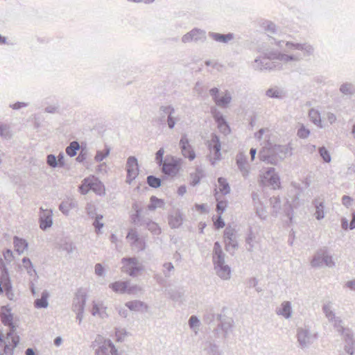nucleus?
Masks as SVG:
<instances>
[{
  "label": "nucleus",
  "mask_w": 355,
  "mask_h": 355,
  "mask_svg": "<svg viewBox=\"0 0 355 355\" xmlns=\"http://www.w3.org/2000/svg\"><path fill=\"white\" fill-rule=\"evenodd\" d=\"M47 163L51 166H53V167H55L57 166V162H56V158L54 155H49L48 157H47Z\"/></svg>",
  "instance_id": "nucleus-39"
},
{
  "label": "nucleus",
  "mask_w": 355,
  "mask_h": 355,
  "mask_svg": "<svg viewBox=\"0 0 355 355\" xmlns=\"http://www.w3.org/2000/svg\"><path fill=\"white\" fill-rule=\"evenodd\" d=\"M218 187L219 191L222 194L225 195L230 192V186L225 179H224L223 178H219L218 180Z\"/></svg>",
  "instance_id": "nucleus-22"
},
{
  "label": "nucleus",
  "mask_w": 355,
  "mask_h": 355,
  "mask_svg": "<svg viewBox=\"0 0 355 355\" xmlns=\"http://www.w3.org/2000/svg\"><path fill=\"white\" fill-rule=\"evenodd\" d=\"M126 336V333L123 332L122 331H116V341H122L123 338Z\"/></svg>",
  "instance_id": "nucleus-44"
},
{
  "label": "nucleus",
  "mask_w": 355,
  "mask_h": 355,
  "mask_svg": "<svg viewBox=\"0 0 355 355\" xmlns=\"http://www.w3.org/2000/svg\"><path fill=\"white\" fill-rule=\"evenodd\" d=\"M198 320L196 316H191L189 320V325L191 327H194L198 324Z\"/></svg>",
  "instance_id": "nucleus-48"
},
{
  "label": "nucleus",
  "mask_w": 355,
  "mask_h": 355,
  "mask_svg": "<svg viewBox=\"0 0 355 355\" xmlns=\"http://www.w3.org/2000/svg\"><path fill=\"white\" fill-rule=\"evenodd\" d=\"M106 310L107 307L103 303L94 302L91 309V313L93 315H99L103 318L107 316Z\"/></svg>",
  "instance_id": "nucleus-15"
},
{
  "label": "nucleus",
  "mask_w": 355,
  "mask_h": 355,
  "mask_svg": "<svg viewBox=\"0 0 355 355\" xmlns=\"http://www.w3.org/2000/svg\"><path fill=\"white\" fill-rule=\"evenodd\" d=\"M3 256L6 259L10 260L12 258V252L10 250H7L4 253Z\"/></svg>",
  "instance_id": "nucleus-52"
},
{
  "label": "nucleus",
  "mask_w": 355,
  "mask_h": 355,
  "mask_svg": "<svg viewBox=\"0 0 355 355\" xmlns=\"http://www.w3.org/2000/svg\"><path fill=\"white\" fill-rule=\"evenodd\" d=\"M95 271L96 273L98 275H102L103 271V268L101 264H96L95 266Z\"/></svg>",
  "instance_id": "nucleus-51"
},
{
  "label": "nucleus",
  "mask_w": 355,
  "mask_h": 355,
  "mask_svg": "<svg viewBox=\"0 0 355 355\" xmlns=\"http://www.w3.org/2000/svg\"><path fill=\"white\" fill-rule=\"evenodd\" d=\"M125 306L132 311H140L145 307L144 304L139 301L128 302L125 304Z\"/></svg>",
  "instance_id": "nucleus-25"
},
{
  "label": "nucleus",
  "mask_w": 355,
  "mask_h": 355,
  "mask_svg": "<svg viewBox=\"0 0 355 355\" xmlns=\"http://www.w3.org/2000/svg\"><path fill=\"white\" fill-rule=\"evenodd\" d=\"M216 121L218 124V128L220 131L224 134H228L230 132V128L225 122V119L222 116H215Z\"/></svg>",
  "instance_id": "nucleus-18"
},
{
  "label": "nucleus",
  "mask_w": 355,
  "mask_h": 355,
  "mask_svg": "<svg viewBox=\"0 0 355 355\" xmlns=\"http://www.w3.org/2000/svg\"><path fill=\"white\" fill-rule=\"evenodd\" d=\"M347 286L353 290H355V280L347 282Z\"/></svg>",
  "instance_id": "nucleus-56"
},
{
  "label": "nucleus",
  "mask_w": 355,
  "mask_h": 355,
  "mask_svg": "<svg viewBox=\"0 0 355 355\" xmlns=\"http://www.w3.org/2000/svg\"><path fill=\"white\" fill-rule=\"evenodd\" d=\"M266 182L273 189H279L281 188L279 178L277 174L275 173L274 168H270L261 176V184L265 185L266 184Z\"/></svg>",
  "instance_id": "nucleus-6"
},
{
  "label": "nucleus",
  "mask_w": 355,
  "mask_h": 355,
  "mask_svg": "<svg viewBox=\"0 0 355 355\" xmlns=\"http://www.w3.org/2000/svg\"><path fill=\"white\" fill-rule=\"evenodd\" d=\"M47 297H48V295L47 294H42L41 298L40 299H37L35 304V306L37 308H45L48 305V302H47Z\"/></svg>",
  "instance_id": "nucleus-28"
},
{
  "label": "nucleus",
  "mask_w": 355,
  "mask_h": 355,
  "mask_svg": "<svg viewBox=\"0 0 355 355\" xmlns=\"http://www.w3.org/2000/svg\"><path fill=\"white\" fill-rule=\"evenodd\" d=\"M309 130L304 127H302L297 132V135L300 138H306L309 135Z\"/></svg>",
  "instance_id": "nucleus-37"
},
{
  "label": "nucleus",
  "mask_w": 355,
  "mask_h": 355,
  "mask_svg": "<svg viewBox=\"0 0 355 355\" xmlns=\"http://www.w3.org/2000/svg\"><path fill=\"white\" fill-rule=\"evenodd\" d=\"M349 86L347 85H343L340 87V91L344 94H347L348 92H349Z\"/></svg>",
  "instance_id": "nucleus-55"
},
{
  "label": "nucleus",
  "mask_w": 355,
  "mask_h": 355,
  "mask_svg": "<svg viewBox=\"0 0 355 355\" xmlns=\"http://www.w3.org/2000/svg\"><path fill=\"white\" fill-rule=\"evenodd\" d=\"M122 263V271L130 276H136L142 270V267L133 258L123 259Z\"/></svg>",
  "instance_id": "nucleus-7"
},
{
  "label": "nucleus",
  "mask_w": 355,
  "mask_h": 355,
  "mask_svg": "<svg viewBox=\"0 0 355 355\" xmlns=\"http://www.w3.org/2000/svg\"><path fill=\"white\" fill-rule=\"evenodd\" d=\"M52 225L51 211L49 210H43L40 216V227L43 230L51 227Z\"/></svg>",
  "instance_id": "nucleus-17"
},
{
  "label": "nucleus",
  "mask_w": 355,
  "mask_h": 355,
  "mask_svg": "<svg viewBox=\"0 0 355 355\" xmlns=\"http://www.w3.org/2000/svg\"><path fill=\"white\" fill-rule=\"evenodd\" d=\"M234 233H235L234 230L230 227H228L225 229V230L224 232V237H225V239L230 240L229 244L230 243V241L232 240V239L234 236Z\"/></svg>",
  "instance_id": "nucleus-31"
},
{
  "label": "nucleus",
  "mask_w": 355,
  "mask_h": 355,
  "mask_svg": "<svg viewBox=\"0 0 355 355\" xmlns=\"http://www.w3.org/2000/svg\"><path fill=\"white\" fill-rule=\"evenodd\" d=\"M147 182L148 184L153 188H157L161 185V180L153 175L148 177Z\"/></svg>",
  "instance_id": "nucleus-29"
},
{
  "label": "nucleus",
  "mask_w": 355,
  "mask_h": 355,
  "mask_svg": "<svg viewBox=\"0 0 355 355\" xmlns=\"http://www.w3.org/2000/svg\"><path fill=\"white\" fill-rule=\"evenodd\" d=\"M286 46L288 49H291V50L301 49L302 48V46L299 44H292V43H289V42H287L286 44Z\"/></svg>",
  "instance_id": "nucleus-45"
},
{
  "label": "nucleus",
  "mask_w": 355,
  "mask_h": 355,
  "mask_svg": "<svg viewBox=\"0 0 355 355\" xmlns=\"http://www.w3.org/2000/svg\"><path fill=\"white\" fill-rule=\"evenodd\" d=\"M187 191V188L185 186H180L178 189V193L179 195L182 196Z\"/></svg>",
  "instance_id": "nucleus-54"
},
{
  "label": "nucleus",
  "mask_w": 355,
  "mask_h": 355,
  "mask_svg": "<svg viewBox=\"0 0 355 355\" xmlns=\"http://www.w3.org/2000/svg\"><path fill=\"white\" fill-rule=\"evenodd\" d=\"M182 219L180 216H175L169 219V225L172 228H176L180 226Z\"/></svg>",
  "instance_id": "nucleus-30"
},
{
  "label": "nucleus",
  "mask_w": 355,
  "mask_h": 355,
  "mask_svg": "<svg viewBox=\"0 0 355 355\" xmlns=\"http://www.w3.org/2000/svg\"><path fill=\"white\" fill-rule=\"evenodd\" d=\"M62 340L60 337H58L55 339L54 343L55 345L58 346L61 344Z\"/></svg>",
  "instance_id": "nucleus-59"
},
{
  "label": "nucleus",
  "mask_w": 355,
  "mask_h": 355,
  "mask_svg": "<svg viewBox=\"0 0 355 355\" xmlns=\"http://www.w3.org/2000/svg\"><path fill=\"white\" fill-rule=\"evenodd\" d=\"M6 38L0 35V44H6Z\"/></svg>",
  "instance_id": "nucleus-61"
},
{
  "label": "nucleus",
  "mask_w": 355,
  "mask_h": 355,
  "mask_svg": "<svg viewBox=\"0 0 355 355\" xmlns=\"http://www.w3.org/2000/svg\"><path fill=\"white\" fill-rule=\"evenodd\" d=\"M8 128L6 125H0V135L6 137L8 135Z\"/></svg>",
  "instance_id": "nucleus-43"
},
{
  "label": "nucleus",
  "mask_w": 355,
  "mask_h": 355,
  "mask_svg": "<svg viewBox=\"0 0 355 355\" xmlns=\"http://www.w3.org/2000/svg\"><path fill=\"white\" fill-rule=\"evenodd\" d=\"M84 157L83 156H82L81 155H80L78 157H77V160L78 162H82L83 160Z\"/></svg>",
  "instance_id": "nucleus-64"
},
{
  "label": "nucleus",
  "mask_w": 355,
  "mask_h": 355,
  "mask_svg": "<svg viewBox=\"0 0 355 355\" xmlns=\"http://www.w3.org/2000/svg\"><path fill=\"white\" fill-rule=\"evenodd\" d=\"M164 205V202L162 199H159L155 196L150 198V203L148 205V208L150 210H155L157 208H162Z\"/></svg>",
  "instance_id": "nucleus-20"
},
{
  "label": "nucleus",
  "mask_w": 355,
  "mask_h": 355,
  "mask_svg": "<svg viewBox=\"0 0 355 355\" xmlns=\"http://www.w3.org/2000/svg\"><path fill=\"white\" fill-rule=\"evenodd\" d=\"M171 112H170V115L168 117V125L170 128H173L175 125V120L173 119V117L171 116Z\"/></svg>",
  "instance_id": "nucleus-49"
},
{
  "label": "nucleus",
  "mask_w": 355,
  "mask_h": 355,
  "mask_svg": "<svg viewBox=\"0 0 355 355\" xmlns=\"http://www.w3.org/2000/svg\"><path fill=\"white\" fill-rule=\"evenodd\" d=\"M14 246L15 250L19 253H23L28 247L27 242L22 239H19L18 237H15L14 239Z\"/></svg>",
  "instance_id": "nucleus-19"
},
{
  "label": "nucleus",
  "mask_w": 355,
  "mask_h": 355,
  "mask_svg": "<svg viewBox=\"0 0 355 355\" xmlns=\"http://www.w3.org/2000/svg\"><path fill=\"white\" fill-rule=\"evenodd\" d=\"M220 143L216 135H213L209 141V148L211 153L214 154V159H219L220 157Z\"/></svg>",
  "instance_id": "nucleus-13"
},
{
  "label": "nucleus",
  "mask_w": 355,
  "mask_h": 355,
  "mask_svg": "<svg viewBox=\"0 0 355 355\" xmlns=\"http://www.w3.org/2000/svg\"><path fill=\"white\" fill-rule=\"evenodd\" d=\"M102 216H97L96 220L94 223L95 227L99 231L101 228L103 226V224L100 222L102 219Z\"/></svg>",
  "instance_id": "nucleus-47"
},
{
  "label": "nucleus",
  "mask_w": 355,
  "mask_h": 355,
  "mask_svg": "<svg viewBox=\"0 0 355 355\" xmlns=\"http://www.w3.org/2000/svg\"><path fill=\"white\" fill-rule=\"evenodd\" d=\"M280 92L275 89H269L267 91V95L269 97H279Z\"/></svg>",
  "instance_id": "nucleus-42"
},
{
  "label": "nucleus",
  "mask_w": 355,
  "mask_h": 355,
  "mask_svg": "<svg viewBox=\"0 0 355 355\" xmlns=\"http://www.w3.org/2000/svg\"><path fill=\"white\" fill-rule=\"evenodd\" d=\"M214 254L217 256V260H224L221 247L218 242L214 244Z\"/></svg>",
  "instance_id": "nucleus-32"
},
{
  "label": "nucleus",
  "mask_w": 355,
  "mask_h": 355,
  "mask_svg": "<svg viewBox=\"0 0 355 355\" xmlns=\"http://www.w3.org/2000/svg\"><path fill=\"white\" fill-rule=\"evenodd\" d=\"M323 263L327 266H331L334 265V261L332 258L328 255H323L322 257L318 256L315 257L311 261V265L313 267L320 266Z\"/></svg>",
  "instance_id": "nucleus-16"
},
{
  "label": "nucleus",
  "mask_w": 355,
  "mask_h": 355,
  "mask_svg": "<svg viewBox=\"0 0 355 355\" xmlns=\"http://www.w3.org/2000/svg\"><path fill=\"white\" fill-rule=\"evenodd\" d=\"M354 227H355V214H353V218L350 223V229H354Z\"/></svg>",
  "instance_id": "nucleus-57"
},
{
  "label": "nucleus",
  "mask_w": 355,
  "mask_h": 355,
  "mask_svg": "<svg viewBox=\"0 0 355 355\" xmlns=\"http://www.w3.org/2000/svg\"><path fill=\"white\" fill-rule=\"evenodd\" d=\"M154 1H155V0H143V2H144L145 3H147V4L152 3Z\"/></svg>",
  "instance_id": "nucleus-63"
},
{
  "label": "nucleus",
  "mask_w": 355,
  "mask_h": 355,
  "mask_svg": "<svg viewBox=\"0 0 355 355\" xmlns=\"http://www.w3.org/2000/svg\"><path fill=\"white\" fill-rule=\"evenodd\" d=\"M196 208L198 211H200L201 213H204L206 211V207L205 205H196Z\"/></svg>",
  "instance_id": "nucleus-53"
},
{
  "label": "nucleus",
  "mask_w": 355,
  "mask_h": 355,
  "mask_svg": "<svg viewBox=\"0 0 355 355\" xmlns=\"http://www.w3.org/2000/svg\"><path fill=\"white\" fill-rule=\"evenodd\" d=\"M26 355H35V353L32 349L28 348L26 351Z\"/></svg>",
  "instance_id": "nucleus-58"
},
{
  "label": "nucleus",
  "mask_w": 355,
  "mask_h": 355,
  "mask_svg": "<svg viewBox=\"0 0 355 355\" xmlns=\"http://www.w3.org/2000/svg\"><path fill=\"white\" fill-rule=\"evenodd\" d=\"M26 105V104L24 103L18 102V103H14L13 105H12L11 107L12 109L17 110V109H19L21 107H25Z\"/></svg>",
  "instance_id": "nucleus-50"
},
{
  "label": "nucleus",
  "mask_w": 355,
  "mask_h": 355,
  "mask_svg": "<svg viewBox=\"0 0 355 355\" xmlns=\"http://www.w3.org/2000/svg\"><path fill=\"white\" fill-rule=\"evenodd\" d=\"M268 58L270 60H279L281 61L284 62H288L289 60H292L294 58L291 56H288L285 54L282 53H270L268 55Z\"/></svg>",
  "instance_id": "nucleus-24"
},
{
  "label": "nucleus",
  "mask_w": 355,
  "mask_h": 355,
  "mask_svg": "<svg viewBox=\"0 0 355 355\" xmlns=\"http://www.w3.org/2000/svg\"><path fill=\"white\" fill-rule=\"evenodd\" d=\"M0 319L5 326L8 327L9 329L12 331H16L17 324L10 307L8 306H3L1 307Z\"/></svg>",
  "instance_id": "nucleus-5"
},
{
  "label": "nucleus",
  "mask_w": 355,
  "mask_h": 355,
  "mask_svg": "<svg viewBox=\"0 0 355 355\" xmlns=\"http://www.w3.org/2000/svg\"><path fill=\"white\" fill-rule=\"evenodd\" d=\"M181 164V159L167 156L162 164V172L167 175L175 176L179 173Z\"/></svg>",
  "instance_id": "nucleus-3"
},
{
  "label": "nucleus",
  "mask_w": 355,
  "mask_h": 355,
  "mask_svg": "<svg viewBox=\"0 0 355 355\" xmlns=\"http://www.w3.org/2000/svg\"><path fill=\"white\" fill-rule=\"evenodd\" d=\"M110 287L115 293L135 294L140 288L137 286H129L127 282H115L110 285Z\"/></svg>",
  "instance_id": "nucleus-8"
},
{
  "label": "nucleus",
  "mask_w": 355,
  "mask_h": 355,
  "mask_svg": "<svg viewBox=\"0 0 355 355\" xmlns=\"http://www.w3.org/2000/svg\"><path fill=\"white\" fill-rule=\"evenodd\" d=\"M12 286L10 279L6 274L0 276V294L6 292L8 298L11 299L10 295Z\"/></svg>",
  "instance_id": "nucleus-14"
},
{
  "label": "nucleus",
  "mask_w": 355,
  "mask_h": 355,
  "mask_svg": "<svg viewBox=\"0 0 355 355\" xmlns=\"http://www.w3.org/2000/svg\"><path fill=\"white\" fill-rule=\"evenodd\" d=\"M315 217L318 220L324 218V206L322 203L316 206Z\"/></svg>",
  "instance_id": "nucleus-35"
},
{
  "label": "nucleus",
  "mask_w": 355,
  "mask_h": 355,
  "mask_svg": "<svg viewBox=\"0 0 355 355\" xmlns=\"http://www.w3.org/2000/svg\"><path fill=\"white\" fill-rule=\"evenodd\" d=\"M200 181V178H194L193 180V184L195 185L197 183H198Z\"/></svg>",
  "instance_id": "nucleus-62"
},
{
  "label": "nucleus",
  "mask_w": 355,
  "mask_h": 355,
  "mask_svg": "<svg viewBox=\"0 0 355 355\" xmlns=\"http://www.w3.org/2000/svg\"><path fill=\"white\" fill-rule=\"evenodd\" d=\"M79 148V144L77 141H73L67 148L66 153L68 155L73 157L76 155V152Z\"/></svg>",
  "instance_id": "nucleus-26"
},
{
  "label": "nucleus",
  "mask_w": 355,
  "mask_h": 355,
  "mask_svg": "<svg viewBox=\"0 0 355 355\" xmlns=\"http://www.w3.org/2000/svg\"><path fill=\"white\" fill-rule=\"evenodd\" d=\"M127 182L130 183L139 173V167L137 160L134 157H130L128 159L126 164Z\"/></svg>",
  "instance_id": "nucleus-10"
},
{
  "label": "nucleus",
  "mask_w": 355,
  "mask_h": 355,
  "mask_svg": "<svg viewBox=\"0 0 355 355\" xmlns=\"http://www.w3.org/2000/svg\"><path fill=\"white\" fill-rule=\"evenodd\" d=\"M309 117L311 119V121L316 125L321 127V120H320V115L318 111L315 110H311L309 112Z\"/></svg>",
  "instance_id": "nucleus-27"
},
{
  "label": "nucleus",
  "mask_w": 355,
  "mask_h": 355,
  "mask_svg": "<svg viewBox=\"0 0 355 355\" xmlns=\"http://www.w3.org/2000/svg\"><path fill=\"white\" fill-rule=\"evenodd\" d=\"M180 148L182 155L184 157L193 161L196 157V153L193 148L190 144L186 136H183L180 141Z\"/></svg>",
  "instance_id": "nucleus-9"
},
{
  "label": "nucleus",
  "mask_w": 355,
  "mask_h": 355,
  "mask_svg": "<svg viewBox=\"0 0 355 355\" xmlns=\"http://www.w3.org/2000/svg\"><path fill=\"white\" fill-rule=\"evenodd\" d=\"M320 155L322 156V157L323 158V159L326 162H330L331 160V157H330V155L329 153H328V151L326 150L325 148L322 147V148H320Z\"/></svg>",
  "instance_id": "nucleus-36"
},
{
  "label": "nucleus",
  "mask_w": 355,
  "mask_h": 355,
  "mask_svg": "<svg viewBox=\"0 0 355 355\" xmlns=\"http://www.w3.org/2000/svg\"><path fill=\"white\" fill-rule=\"evenodd\" d=\"M227 207V202L225 201H220L217 204L216 209L218 211H220L222 214L223 211Z\"/></svg>",
  "instance_id": "nucleus-41"
},
{
  "label": "nucleus",
  "mask_w": 355,
  "mask_h": 355,
  "mask_svg": "<svg viewBox=\"0 0 355 355\" xmlns=\"http://www.w3.org/2000/svg\"><path fill=\"white\" fill-rule=\"evenodd\" d=\"M218 89L213 88L210 89V94L214 98L215 103L220 107H226L229 105L231 101V96L229 93L225 92V94L218 96Z\"/></svg>",
  "instance_id": "nucleus-11"
},
{
  "label": "nucleus",
  "mask_w": 355,
  "mask_h": 355,
  "mask_svg": "<svg viewBox=\"0 0 355 355\" xmlns=\"http://www.w3.org/2000/svg\"><path fill=\"white\" fill-rule=\"evenodd\" d=\"M279 315L288 318L291 314V306L288 302H284L282 304V308L277 311Z\"/></svg>",
  "instance_id": "nucleus-21"
},
{
  "label": "nucleus",
  "mask_w": 355,
  "mask_h": 355,
  "mask_svg": "<svg viewBox=\"0 0 355 355\" xmlns=\"http://www.w3.org/2000/svg\"><path fill=\"white\" fill-rule=\"evenodd\" d=\"M255 154H256V149L252 148L250 150V155H251V157H252V160L254 159Z\"/></svg>",
  "instance_id": "nucleus-60"
},
{
  "label": "nucleus",
  "mask_w": 355,
  "mask_h": 355,
  "mask_svg": "<svg viewBox=\"0 0 355 355\" xmlns=\"http://www.w3.org/2000/svg\"><path fill=\"white\" fill-rule=\"evenodd\" d=\"M96 342L99 345L96 355H118L117 349L110 340H105L99 336Z\"/></svg>",
  "instance_id": "nucleus-4"
},
{
  "label": "nucleus",
  "mask_w": 355,
  "mask_h": 355,
  "mask_svg": "<svg viewBox=\"0 0 355 355\" xmlns=\"http://www.w3.org/2000/svg\"><path fill=\"white\" fill-rule=\"evenodd\" d=\"M212 38L219 42L227 43L233 38L232 34L222 35L219 33H213Z\"/></svg>",
  "instance_id": "nucleus-23"
},
{
  "label": "nucleus",
  "mask_w": 355,
  "mask_h": 355,
  "mask_svg": "<svg viewBox=\"0 0 355 355\" xmlns=\"http://www.w3.org/2000/svg\"><path fill=\"white\" fill-rule=\"evenodd\" d=\"M215 268L218 275L223 279H227L230 277V269L227 266L224 265V260L215 261Z\"/></svg>",
  "instance_id": "nucleus-12"
},
{
  "label": "nucleus",
  "mask_w": 355,
  "mask_h": 355,
  "mask_svg": "<svg viewBox=\"0 0 355 355\" xmlns=\"http://www.w3.org/2000/svg\"><path fill=\"white\" fill-rule=\"evenodd\" d=\"M90 190L98 196L104 195L105 191L104 185L94 176L85 178L79 187V191L83 195L87 194Z\"/></svg>",
  "instance_id": "nucleus-2"
},
{
  "label": "nucleus",
  "mask_w": 355,
  "mask_h": 355,
  "mask_svg": "<svg viewBox=\"0 0 355 355\" xmlns=\"http://www.w3.org/2000/svg\"><path fill=\"white\" fill-rule=\"evenodd\" d=\"M213 222H214V227L217 230L225 227V222L222 219L221 213H220V215L218 217V218H216V220H214L213 218Z\"/></svg>",
  "instance_id": "nucleus-33"
},
{
  "label": "nucleus",
  "mask_w": 355,
  "mask_h": 355,
  "mask_svg": "<svg viewBox=\"0 0 355 355\" xmlns=\"http://www.w3.org/2000/svg\"><path fill=\"white\" fill-rule=\"evenodd\" d=\"M342 202L345 206L349 207L352 202V198L348 196H344L342 198Z\"/></svg>",
  "instance_id": "nucleus-40"
},
{
  "label": "nucleus",
  "mask_w": 355,
  "mask_h": 355,
  "mask_svg": "<svg viewBox=\"0 0 355 355\" xmlns=\"http://www.w3.org/2000/svg\"><path fill=\"white\" fill-rule=\"evenodd\" d=\"M164 154V150L163 148H160L156 153V157H155V159H156V161L157 162V163L161 165L162 163V159H163V155Z\"/></svg>",
  "instance_id": "nucleus-38"
},
{
  "label": "nucleus",
  "mask_w": 355,
  "mask_h": 355,
  "mask_svg": "<svg viewBox=\"0 0 355 355\" xmlns=\"http://www.w3.org/2000/svg\"><path fill=\"white\" fill-rule=\"evenodd\" d=\"M71 207V205L68 202H63L60 205V209L64 213H67L68 211V209Z\"/></svg>",
  "instance_id": "nucleus-46"
},
{
  "label": "nucleus",
  "mask_w": 355,
  "mask_h": 355,
  "mask_svg": "<svg viewBox=\"0 0 355 355\" xmlns=\"http://www.w3.org/2000/svg\"><path fill=\"white\" fill-rule=\"evenodd\" d=\"M15 331L10 329L5 336L0 329V355L12 354L13 349L19 342V338Z\"/></svg>",
  "instance_id": "nucleus-1"
},
{
  "label": "nucleus",
  "mask_w": 355,
  "mask_h": 355,
  "mask_svg": "<svg viewBox=\"0 0 355 355\" xmlns=\"http://www.w3.org/2000/svg\"><path fill=\"white\" fill-rule=\"evenodd\" d=\"M22 266L26 269L27 270V272L28 273H31L32 271L33 270V266H32V263H31V261H30L29 259L28 258H24L22 260Z\"/></svg>",
  "instance_id": "nucleus-34"
}]
</instances>
